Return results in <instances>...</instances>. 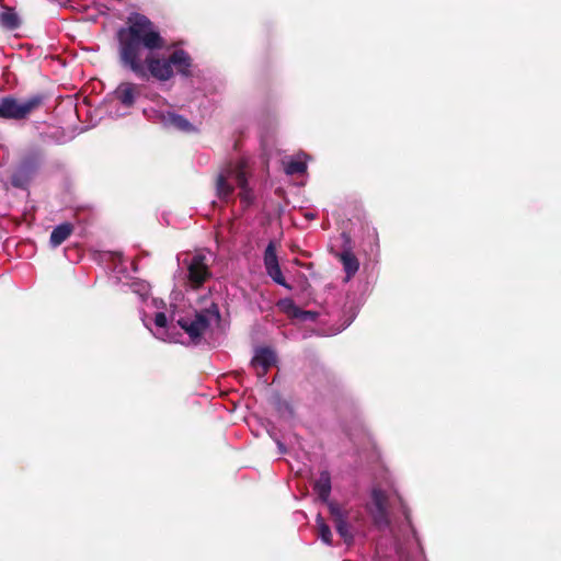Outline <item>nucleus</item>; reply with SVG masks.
<instances>
[{"label": "nucleus", "mask_w": 561, "mask_h": 561, "mask_svg": "<svg viewBox=\"0 0 561 561\" xmlns=\"http://www.w3.org/2000/svg\"><path fill=\"white\" fill-rule=\"evenodd\" d=\"M122 64L137 77H146L144 51L151 53L164 47L165 42L158 27L145 15L133 13L125 27L117 33Z\"/></svg>", "instance_id": "f257e3e1"}, {"label": "nucleus", "mask_w": 561, "mask_h": 561, "mask_svg": "<svg viewBox=\"0 0 561 561\" xmlns=\"http://www.w3.org/2000/svg\"><path fill=\"white\" fill-rule=\"evenodd\" d=\"M236 187L240 190L239 196L242 203L249 205L253 194L248 184V161L238 159L221 168L216 180L217 196L222 201H229Z\"/></svg>", "instance_id": "f03ea898"}, {"label": "nucleus", "mask_w": 561, "mask_h": 561, "mask_svg": "<svg viewBox=\"0 0 561 561\" xmlns=\"http://www.w3.org/2000/svg\"><path fill=\"white\" fill-rule=\"evenodd\" d=\"M176 323L188 335L192 343L198 344L202 339L211 335L219 327L220 313L218 307L211 302L202 311L180 317Z\"/></svg>", "instance_id": "7ed1b4c3"}, {"label": "nucleus", "mask_w": 561, "mask_h": 561, "mask_svg": "<svg viewBox=\"0 0 561 561\" xmlns=\"http://www.w3.org/2000/svg\"><path fill=\"white\" fill-rule=\"evenodd\" d=\"M146 67V77L150 73L159 81H168L173 76L174 70L181 75L187 76L191 68V58L182 49L174 50L168 59L157 58L152 51L142 57Z\"/></svg>", "instance_id": "20e7f679"}, {"label": "nucleus", "mask_w": 561, "mask_h": 561, "mask_svg": "<svg viewBox=\"0 0 561 561\" xmlns=\"http://www.w3.org/2000/svg\"><path fill=\"white\" fill-rule=\"evenodd\" d=\"M42 102L38 96H33L24 102H19L13 98L1 99L3 118L21 119L33 112Z\"/></svg>", "instance_id": "39448f33"}, {"label": "nucleus", "mask_w": 561, "mask_h": 561, "mask_svg": "<svg viewBox=\"0 0 561 561\" xmlns=\"http://www.w3.org/2000/svg\"><path fill=\"white\" fill-rule=\"evenodd\" d=\"M141 320L157 339L165 342H182L178 333L170 332V328L168 327V319L163 312H157L154 314L153 327H151L150 319L147 313L142 314Z\"/></svg>", "instance_id": "423d86ee"}, {"label": "nucleus", "mask_w": 561, "mask_h": 561, "mask_svg": "<svg viewBox=\"0 0 561 561\" xmlns=\"http://www.w3.org/2000/svg\"><path fill=\"white\" fill-rule=\"evenodd\" d=\"M188 280L193 287L201 286L210 275L207 257L203 253H195L187 265Z\"/></svg>", "instance_id": "0eeeda50"}, {"label": "nucleus", "mask_w": 561, "mask_h": 561, "mask_svg": "<svg viewBox=\"0 0 561 561\" xmlns=\"http://www.w3.org/2000/svg\"><path fill=\"white\" fill-rule=\"evenodd\" d=\"M264 266L267 275L278 285L290 289L291 287L286 283L285 277L283 276L278 257L276 254V248L273 242H270L265 249L264 253Z\"/></svg>", "instance_id": "6e6552de"}, {"label": "nucleus", "mask_w": 561, "mask_h": 561, "mask_svg": "<svg viewBox=\"0 0 561 561\" xmlns=\"http://www.w3.org/2000/svg\"><path fill=\"white\" fill-rule=\"evenodd\" d=\"M370 513L378 525H386L387 518V495L382 490L375 489L371 493Z\"/></svg>", "instance_id": "1a4fd4ad"}, {"label": "nucleus", "mask_w": 561, "mask_h": 561, "mask_svg": "<svg viewBox=\"0 0 561 561\" xmlns=\"http://www.w3.org/2000/svg\"><path fill=\"white\" fill-rule=\"evenodd\" d=\"M276 362V355L271 348H259L252 358V366L259 378L264 377L267 369Z\"/></svg>", "instance_id": "9d476101"}, {"label": "nucleus", "mask_w": 561, "mask_h": 561, "mask_svg": "<svg viewBox=\"0 0 561 561\" xmlns=\"http://www.w3.org/2000/svg\"><path fill=\"white\" fill-rule=\"evenodd\" d=\"M159 122L168 128H173L182 131H190L193 129L192 124L183 116L173 112H157Z\"/></svg>", "instance_id": "9b49d317"}, {"label": "nucleus", "mask_w": 561, "mask_h": 561, "mask_svg": "<svg viewBox=\"0 0 561 561\" xmlns=\"http://www.w3.org/2000/svg\"><path fill=\"white\" fill-rule=\"evenodd\" d=\"M139 93V85L130 82H123L116 88L114 98L119 101L125 108H129L135 103V100Z\"/></svg>", "instance_id": "f8f14e48"}, {"label": "nucleus", "mask_w": 561, "mask_h": 561, "mask_svg": "<svg viewBox=\"0 0 561 561\" xmlns=\"http://www.w3.org/2000/svg\"><path fill=\"white\" fill-rule=\"evenodd\" d=\"M330 513L335 524V528L340 536L345 540H350L352 538L350 533V527L347 523V515L337 504L328 502Z\"/></svg>", "instance_id": "ddd939ff"}, {"label": "nucleus", "mask_w": 561, "mask_h": 561, "mask_svg": "<svg viewBox=\"0 0 561 561\" xmlns=\"http://www.w3.org/2000/svg\"><path fill=\"white\" fill-rule=\"evenodd\" d=\"M36 167L35 162L23 161L12 175V184L16 187H25L30 183Z\"/></svg>", "instance_id": "4468645a"}, {"label": "nucleus", "mask_w": 561, "mask_h": 561, "mask_svg": "<svg viewBox=\"0 0 561 561\" xmlns=\"http://www.w3.org/2000/svg\"><path fill=\"white\" fill-rule=\"evenodd\" d=\"M277 307L293 319L313 320L316 318L314 312L300 310L290 298L280 299Z\"/></svg>", "instance_id": "2eb2a0df"}, {"label": "nucleus", "mask_w": 561, "mask_h": 561, "mask_svg": "<svg viewBox=\"0 0 561 561\" xmlns=\"http://www.w3.org/2000/svg\"><path fill=\"white\" fill-rule=\"evenodd\" d=\"M318 497L322 502H328L331 492V479L327 471L320 473L313 486Z\"/></svg>", "instance_id": "dca6fc26"}, {"label": "nucleus", "mask_w": 561, "mask_h": 561, "mask_svg": "<svg viewBox=\"0 0 561 561\" xmlns=\"http://www.w3.org/2000/svg\"><path fill=\"white\" fill-rule=\"evenodd\" d=\"M72 232V226L70 224H61L57 226L50 233V244L56 248L60 245Z\"/></svg>", "instance_id": "f3484780"}, {"label": "nucleus", "mask_w": 561, "mask_h": 561, "mask_svg": "<svg viewBox=\"0 0 561 561\" xmlns=\"http://www.w3.org/2000/svg\"><path fill=\"white\" fill-rule=\"evenodd\" d=\"M285 172L289 175L304 173L307 169L306 164V156L298 154L295 158H291L287 162H284Z\"/></svg>", "instance_id": "a211bd4d"}, {"label": "nucleus", "mask_w": 561, "mask_h": 561, "mask_svg": "<svg viewBox=\"0 0 561 561\" xmlns=\"http://www.w3.org/2000/svg\"><path fill=\"white\" fill-rule=\"evenodd\" d=\"M340 259L350 279L358 270V261L351 252H343Z\"/></svg>", "instance_id": "6ab92c4d"}, {"label": "nucleus", "mask_w": 561, "mask_h": 561, "mask_svg": "<svg viewBox=\"0 0 561 561\" xmlns=\"http://www.w3.org/2000/svg\"><path fill=\"white\" fill-rule=\"evenodd\" d=\"M0 22L8 30H14L20 24L18 14L11 9H7L1 13Z\"/></svg>", "instance_id": "aec40b11"}, {"label": "nucleus", "mask_w": 561, "mask_h": 561, "mask_svg": "<svg viewBox=\"0 0 561 561\" xmlns=\"http://www.w3.org/2000/svg\"><path fill=\"white\" fill-rule=\"evenodd\" d=\"M317 527H318V533H319V537L321 538V540L327 545H331L332 533L330 530V527L324 523L321 515L317 516Z\"/></svg>", "instance_id": "412c9836"}, {"label": "nucleus", "mask_w": 561, "mask_h": 561, "mask_svg": "<svg viewBox=\"0 0 561 561\" xmlns=\"http://www.w3.org/2000/svg\"><path fill=\"white\" fill-rule=\"evenodd\" d=\"M134 291L139 293L141 298L145 299L148 294V285L145 283L134 284Z\"/></svg>", "instance_id": "4be33fe9"}, {"label": "nucleus", "mask_w": 561, "mask_h": 561, "mask_svg": "<svg viewBox=\"0 0 561 561\" xmlns=\"http://www.w3.org/2000/svg\"><path fill=\"white\" fill-rule=\"evenodd\" d=\"M117 259H118V262H119V265H115L114 266V271L119 273L121 272V265L123 264V257L121 255H117Z\"/></svg>", "instance_id": "5701e85b"}, {"label": "nucleus", "mask_w": 561, "mask_h": 561, "mask_svg": "<svg viewBox=\"0 0 561 561\" xmlns=\"http://www.w3.org/2000/svg\"><path fill=\"white\" fill-rule=\"evenodd\" d=\"M111 114H112L113 116L118 117V116H123V115H125V114H126V112H118V111H116L115 113H112V112H111Z\"/></svg>", "instance_id": "b1692460"}, {"label": "nucleus", "mask_w": 561, "mask_h": 561, "mask_svg": "<svg viewBox=\"0 0 561 561\" xmlns=\"http://www.w3.org/2000/svg\"><path fill=\"white\" fill-rule=\"evenodd\" d=\"M175 327L170 328V332L174 333Z\"/></svg>", "instance_id": "393cba45"}, {"label": "nucleus", "mask_w": 561, "mask_h": 561, "mask_svg": "<svg viewBox=\"0 0 561 561\" xmlns=\"http://www.w3.org/2000/svg\"><path fill=\"white\" fill-rule=\"evenodd\" d=\"M175 327L170 328V332L174 333Z\"/></svg>", "instance_id": "a878e982"}]
</instances>
